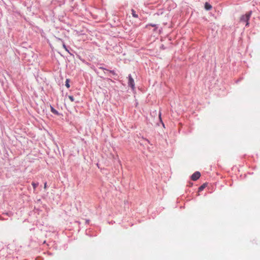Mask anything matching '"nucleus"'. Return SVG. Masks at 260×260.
I'll list each match as a JSON object with an SVG mask.
<instances>
[{
  "label": "nucleus",
  "mask_w": 260,
  "mask_h": 260,
  "mask_svg": "<svg viewBox=\"0 0 260 260\" xmlns=\"http://www.w3.org/2000/svg\"><path fill=\"white\" fill-rule=\"evenodd\" d=\"M132 14L133 17H134L135 18H138V15L136 14V12L133 9L132 10Z\"/></svg>",
  "instance_id": "5"
},
{
  "label": "nucleus",
  "mask_w": 260,
  "mask_h": 260,
  "mask_svg": "<svg viewBox=\"0 0 260 260\" xmlns=\"http://www.w3.org/2000/svg\"><path fill=\"white\" fill-rule=\"evenodd\" d=\"M205 184H204L202 185H201L199 188V191H202L205 187Z\"/></svg>",
  "instance_id": "7"
},
{
  "label": "nucleus",
  "mask_w": 260,
  "mask_h": 260,
  "mask_svg": "<svg viewBox=\"0 0 260 260\" xmlns=\"http://www.w3.org/2000/svg\"><path fill=\"white\" fill-rule=\"evenodd\" d=\"M63 47L66 49V47L64 45H63Z\"/></svg>",
  "instance_id": "17"
},
{
  "label": "nucleus",
  "mask_w": 260,
  "mask_h": 260,
  "mask_svg": "<svg viewBox=\"0 0 260 260\" xmlns=\"http://www.w3.org/2000/svg\"><path fill=\"white\" fill-rule=\"evenodd\" d=\"M107 80L112 81V80L110 79H107Z\"/></svg>",
  "instance_id": "16"
},
{
  "label": "nucleus",
  "mask_w": 260,
  "mask_h": 260,
  "mask_svg": "<svg viewBox=\"0 0 260 260\" xmlns=\"http://www.w3.org/2000/svg\"><path fill=\"white\" fill-rule=\"evenodd\" d=\"M150 25L152 27H155L156 26V24H151Z\"/></svg>",
  "instance_id": "14"
},
{
  "label": "nucleus",
  "mask_w": 260,
  "mask_h": 260,
  "mask_svg": "<svg viewBox=\"0 0 260 260\" xmlns=\"http://www.w3.org/2000/svg\"><path fill=\"white\" fill-rule=\"evenodd\" d=\"M46 187H47V183L46 182V183H45V184H44V188H45V189H46Z\"/></svg>",
  "instance_id": "13"
},
{
  "label": "nucleus",
  "mask_w": 260,
  "mask_h": 260,
  "mask_svg": "<svg viewBox=\"0 0 260 260\" xmlns=\"http://www.w3.org/2000/svg\"><path fill=\"white\" fill-rule=\"evenodd\" d=\"M201 176V174L199 172H196L195 173H194L191 178V179L193 181H196V180H197Z\"/></svg>",
  "instance_id": "2"
},
{
  "label": "nucleus",
  "mask_w": 260,
  "mask_h": 260,
  "mask_svg": "<svg viewBox=\"0 0 260 260\" xmlns=\"http://www.w3.org/2000/svg\"><path fill=\"white\" fill-rule=\"evenodd\" d=\"M158 116H159V119L160 120V121H161V113H160V112H159V115H158Z\"/></svg>",
  "instance_id": "11"
},
{
  "label": "nucleus",
  "mask_w": 260,
  "mask_h": 260,
  "mask_svg": "<svg viewBox=\"0 0 260 260\" xmlns=\"http://www.w3.org/2000/svg\"><path fill=\"white\" fill-rule=\"evenodd\" d=\"M100 69H102V70H106V69H105V68H104L100 67Z\"/></svg>",
  "instance_id": "15"
},
{
  "label": "nucleus",
  "mask_w": 260,
  "mask_h": 260,
  "mask_svg": "<svg viewBox=\"0 0 260 260\" xmlns=\"http://www.w3.org/2000/svg\"><path fill=\"white\" fill-rule=\"evenodd\" d=\"M110 72L113 75L115 74V73L114 71H110Z\"/></svg>",
  "instance_id": "12"
},
{
  "label": "nucleus",
  "mask_w": 260,
  "mask_h": 260,
  "mask_svg": "<svg viewBox=\"0 0 260 260\" xmlns=\"http://www.w3.org/2000/svg\"><path fill=\"white\" fill-rule=\"evenodd\" d=\"M66 86L67 88H69L70 87V84H69V79H67L66 80Z\"/></svg>",
  "instance_id": "8"
},
{
  "label": "nucleus",
  "mask_w": 260,
  "mask_h": 260,
  "mask_svg": "<svg viewBox=\"0 0 260 260\" xmlns=\"http://www.w3.org/2000/svg\"><path fill=\"white\" fill-rule=\"evenodd\" d=\"M128 85L131 87L133 89L135 88V83L134 80L132 78L131 75L128 76Z\"/></svg>",
  "instance_id": "3"
},
{
  "label": "nucleus",
  "mask_w": 260,
  "mask_h": 260,
  "mask_svg": "<svg viewBox=\"0 0 260 260\" xmlns=\"http://www.w3.org/2000/svg\"><path fill=\"white\" fill-rule=\"evenodd\" d=\"M33 187H34V189H35L36 188V187L38 186V183H36L35 182H32L31 183Z\"/></svg>",
  "instance_id": "9"
},
{
  "label": "nucleus",
  "mask_w": 260,
  "mask_h": 260,
  "mask_svg": "<svg viewBox=\"0 0 260 260\" xmlns=\"http://www.w3.org/2000/svg\"><path fill=\"white\" fill-rule=\"evenodd\" d=\"M69 99L70 100V101H71V102H73V101H74V97H73V96H72V95H69Z\"/></svg>",
  "instance_id": "10"
},
{
  "label": "nucleus",
  "mask_w": 260,
  "mask_h": 260,
  "mask_svg": "<svg viewBox=\"0 0 260 260\" xmlns=\"http://www.w3.org/2000/svg\"><path fill=\"white\" fill-rule=\"evenodd\" d=\"M252 12L251 11H250L247 13H246L245 15H243L241 16L240 17V22H245L246 23V26H249V20L251 17Z\"/></svg>",
  "instance_id": "1"
},
{
  "label": "nucleus",
  "mask_w": 260,
  "mask_h": 260,
  "mask_svg": "<svg viewBox=\"0 0 260 260\" xmlns=\"http://www.w3.org/2000/svg\"><path fill=\"white\" fill-rule=\"evenodd\" d=\"M51 112L52 113H53L54 114H58V112L52 107L51 108Z\"/></svg>",
  "instance_id": "6"
},
{
  "label": "nucleus",
  "mask_w": 260,
  "mask_h": 260,
  "mask_svg": "<svg viewBox=\"0 0 260 260\" xmlns=\"http://www.w3.org/2000/svg\"><path fill=\"white\" fill-rule=\"evenodd\" d=\"M205 8L207 10H209L211 9L212 6L208 3H206L205 5Z\"/></svg>",
  "instance_id": "4"
}]
</instances>
